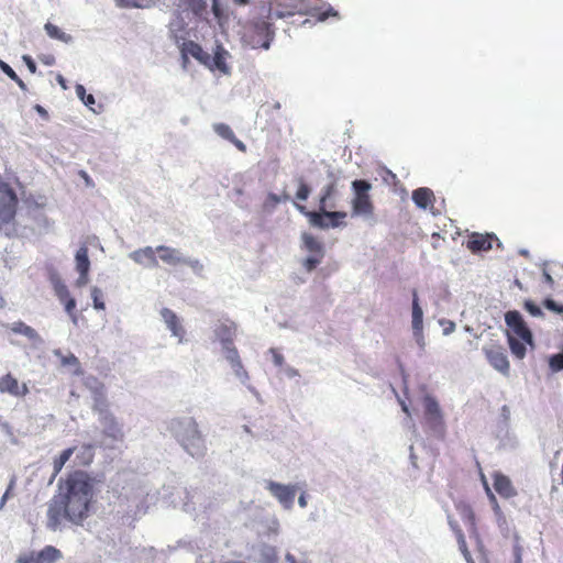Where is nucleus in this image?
<instances>
[{
  "label": "nucleus",
  "mask_w": 563,
  "mask_h": 563,
  "mask_svg": "<svg viewBox=\"0 0 563 563\" xmlns=\"http://www.w3.org/2000/svg\"><path fill=\"white\" fill-rule=\"evenodd\" d=\"M101 424L103 428V434L111 439L112 443L110 444H103L108 448H114V442H122L124 439V432L123 428L119 422L115 420V418L108 413L103 412L101 416Z\"/></svg>",
  "instance_id": "10"
},
{
  "label": "nucleus",
  "mask_w": 563,
  "mask_h": 563,
  "mask_svg": "<svg viewBox=\"0 0 563 563\" xmlns=\"http://www.w3.org/2000/svg\"><path fill=\"white\" fill-rule=\"evenodd\" d=\"M494 487L499 495L506 498H509L516 494L510 479L500 473L494 474Z\"/></svg>",
  "instance_id": "22"
},
{
  "label": "nucleus",
  "mask_w": 563,
  "mask_h": 563,
  "mask_svg": "<svg viewBox=\"0 0 563 563\" xmlns=\"http://www.w3.org/2000/svg\"><path fill=\"white\" fill-rule=\"evenodd\" d=\"M423 418L424 423L434 435L442 437L444 434L445 422L443 412L438 400L430 395L423 397Z\"/></svg>",
  "instance_id": "4"
},
{
  "label": "nucleus",
  "mask_w": 563,
  "mask_h": 563,
  "mask_svg": "<svg viewBox=\"0 0 563 563\" xmlns=\"http://www.w3.org/2000/svg\"><path fill=\"white\" fill-rule=\"evenodd\" d=\"M156 252L159 253V258L168 265L176 266L185 262L186 255H184L178 249L158 245L156 247Z\"/></svg>",
  "instance_id": "17"
},
{
  "label": "nucleus",
  "mask_w": 563,
  "mask_h": 563,
  "mask_svg": "<svg viewBox=\"0 0 563 563\" xmlns=\"http://www.w3.org/2000/svg\"><path fill=\"white\" fill-rule=\"evenodd\" d=\"M412 200L418 208L427 209L429 206H432L434 195L431 189L421 187L412 191Z\"/></svg>",
  "instance_id": "25"
},
{
  "label": "nucleus",
  "mask_w": 563,
  "mask_h": 563,
  "mask_svg": "<svg viewBox=\"0 0 563 563\" xmlns=\"http://www.w3.org/2000/svg\"><path fill=\"white\" fill-rule=\"evenodd\" d=\"M155 252L156 249L154 250L152 246H145L131 252L129 254V257L136 264L145 265L148 267H156L158 265V262L155 256Z\"/></svg>",
  "instance_id": "15"
},
{
  "label": "nucleus",
  "mask_w": 563,
  "mask_h": 563,
  "mask_svg": "<svg viewBox=\"0 0 563 563\" xmlns=\"http://www.w3.org/2000/svg\"><path fill=\"white\" fill-rule=\"evenodd\" d=\"M289 195L284 191L282 196H278L276 194H268L267 195V198L263 205V208L266 212L271 213L275 210L276 206L282 202V201H287L289 200Z\"/></svg>",
  "instance_id": "32"
},
{
  "label": "nucleus",
  "mask_w": 563,
  "mask_h": 563,
  "mask_svg": "<svg viewBox=\"0 0 563 563\" xmlns=\"http://www.w3.org/2000/svg\"><path fill=\"white\" fill-rule=\"evenodd\" d=\"M55 355L60 357V362L64 366H71L74 367V371L73 373L75 375H80L82 374V371H81V367H80V363L78 361V358L74 355V354H69V355H62V352L60 350H56L55 352Z\"/></svg>",
  "instance_id": "33"
},
{
  "label": "nucleus",
  "mask_w": 563,
  "mask_h": 563,
  "mask_svg": "<svg viewBox=\"0 0 563 563\" xmlns=\"http://www.w3.org/2000/svg\"><path fill=\"white\" fill-rule=\"evenodd\" d=\"M84 384L91 391L96 406L103 405L106 399L104 386L93 376H87Z\"/></svg>",
  "instance_id": "21"
},
{
  "label": "nucleus",
  "mask_w": 563,
  "mask_h": 563,
  "mask_svg": "<svg viewBox=\"0 0 563 563\" xmlns=\"http://www.w3.org/2000/svg\"><path fill=\"white\" fill-rule=\"evenodd\" d=\"M78 460V465H88L92 462L93 459V445L85 444L80 448L79 452L76 455Z\"/></svg>",
  "instance_id": "35"
},
{
  "label": "nucleus",
  "mask_w": 563,
  "mask_h": 563,
  "mask_svg": "<svg viewBox=\"0 0 563 563\" xmlns=\"http://www.w3.org/2000/svg\"><path fill=\"white\" fill-rule=\"evenodd\" d=\"M44 30L46 31L47 35L51 37V38H55V40H58L63 43H70L73 41V37L71 35L63 32L58 26L47 22L45 25H44Z\"/></svg>",
  "instance_id": "31"
},
{
  "label": "nucleus",
  "mask_w": 563,
  "mask_h": 563,
  "mask_svg": "<svg viewBox=\"0 0 563 563\" xmlns=\"http://www.w3.org/2000/svg\"><path fill=\"white\" fill-rule=\"evenodd\" d=\"M234 335L235 328L232 323H220L214 329V338L221 343L222 347L233 345Z\"/></svg>",
  "instance_id": "18"
},
{
  "label": "nucleus",
  "mask_w": 563,
  "mask_h": 563,
  "mask_svg": "<svg viewBox=\"0 0 563 563\" xmlns=\"http://www.w3.org/2000/svg\"><path fill=\"white\" fill-rule=\"evenodd\" d=\"M525 308L533 317L540 318L543 316L542 309L530 300L525 302Z\"/></svg>",
  "instance_id": "48"
},
{
  "label": "nucleus",
  "mask_w": 563,
  "mask_h": 563,
  "mask_svg": "<svg viewBox=\"0 0 563 563\" xmlns=\"http://www.w3.org/2000/svg\"><path fill=\"white\" fill-rule=\"evenodd\" d=\"M346 213L343 211H331L328 209L317 211L316 213H309L308 220L312 227L325 230L329 228L340 227V220L344 219Z\"/></svg>",
  "instance_id": "7"
},
{
  "label": "nucleus",
  "mask_w": 563,
  "mask_h": 563,
  "mask_svg": "<svg viewBox=\"0 0 563 563\" xmlns=\"http://www.w3.org/2000/svg\"><path fill=\"white\" fill-rule=\"evenodd\" d=\"M274 32L265 22L256 23L252 29L242 35V44L252 49L263 47L269 49Z\"/></svg>",
  "instance_id": "5"
},
{
  "label": "nucleus",
  "mask_w": 563,
  "mask_h": 563,
  "mask_svg": "<svg viewBox=\"0 0 563 563\" xmlns=\"http://www.w3.org/2000/svg\"><path fill=\"white\" fill-rule=\"evenodd\" d=\"M544 306L547 309L556 312V313H563V305H559L553 299H547L544 301Z\"/></svg>",
  "instance_id": "52"
},
{
  "label": "nucleus",
  "mask_w": 563,
  "mask_h": 563,
  "mask_svg": "<svg viewBox=\"0 0 563 563\" xmlns=\"http://www.w3.org/2000/svg\"><path fill=\"white\" fill-rule=\"evenodd\" d=\"M323 256L310 255L303 261V266L308 272L313 271L320 263Z\"/></svg>",
  "instance_id": "46"
},
{
  "label": "nucleus",
  "mask_w": 563,
  "mask_h": 563,
  "mask_svg": "<svg viewBox=\"0 0 563 563\" xmlns=\"http://www.w3.org/2000/svg\"><path fill=\"white\" fill-rule=\"evenodd\" d=\"M158 0H115L120 8L151 9L156 5Z\"/></svg>",
  "instance_id": "29"
},
{
  "label": "nucleus",
  "mask_w": 563,
  "mask_h": 563,
  "mask_svg": "<svg viewBox=\"0 0 563 563\" xmlns=\"http://www.w3.org/2000/svg\"><path fill=\"white\" fill-rule=\"evenodd\" d=\"M178 48L180 49L181 58H183L184 63H187L189 56L194 57L195 59H197L200 64H202L205 66L207 65V62L209 60V53L205 52L199 44H197L192 41L181 42V44L178 45Z\"/></svg>",
  "instance_id": "14"
},
{
  "label": "nucleus",
  "mask_w": 563,
  "mask_h": 563,
  "mask_svg": "<svg viewBox=\"0 0 563 563\" xmlns=\"http://www.w3.org/2000/svg\"><path fill=\"white\" fill-rule=\"evenodd\" d=\"M168 430L189 455L196 459L205 455V439L192 417L172 419L168 422Z\"/></svg>",
  "instance_id": "2"
},
{
  "label": "nucleus",
  "mask_w": 563,
  "mask_h": 563,
  "mask_svg": "<svg viewBox=\"0 0 563 563\" xmlns=\"http://www.w3.org/2000/svg\"><path fill=\"white\" fill-rule=\"evenodd\" d=\"M514 556L515 563L522 562V547L518 542L514 545Z\"/></svg>",
  "instance_id": "58"
},
{
  "label": "nucleus",
  "mask_w": 563,
  "mask_h": 563,
  "mask_svg": "<svg viewBox=\"0 0 563 563\" xmlns=\"http://www.w3.org/2000/svg\"><path fill=\"white\" fill-rule=\"evenodd\" d=\"M263 563H276V549L271 545H264L261 551Z\"/></svg>",
  "instance_id": "42"
},
{
  "label": "nucleus",
  "mask_w": 563,
  "mask_h": 563,
  "mask_svg": "<svg viewBox=\"0 0 563 563\" xmlns=\"http://www.w3.org/2000/svg\"><path fill=\"white\" fill-rule=\"evenodd\" d=\"M280 531V523L276 517H273L267 522V532L277 536Z\"/></svg>",
  "instance_id": "49"
},
{
  "label": "nucleus",
  "mask_w": 563,
  "mask_h": 563,
  "mask_svg": "<svg viewBox=\"0 0 563 563\" xmlns=\"http://www.w3.org/2000/svg\"><path fill=\"white\" fill-rule=\"evenodd\" d=\"M222 354H223L224 358L227 360V362L230 364V367L242 362L240 354H239L236 347L234 346V344L222 347Z\"/></svg>",
  "instance_id": "36"
},
{
  "label": "nucleus",
  "mask_w": 563,
  "mask_h": 563,
  "mask_svg": "<svg viewBox=\"0 0 563 563\" xmlns=\"http://www.w3.org/2000/svg\"><path fill=\"white\" fill-rule=\"evenodd\" d=\"M440 325L443 327V334L449 335L454 332L455 323L451 320L441 319L439 320Z\"/></svg>",
  "instance_id": "50"
},
{
  "label": "nucleus",
  "mask_w": 563,
  "mask_h": 563,
  "mask_svg": "<svg viewBox=\"0 0 563 563\" xmlns=\"http://www.w3.org/2000/svg\"><path fill=\"white\" fill-rule=\"evenodd\" d=\"M183 264L189 266L198 276H201L203 273V264L198 258L185 256V262H183Z\"/></svg>",
  "instance_id": "44"
},
{
  "label": "nucleus",
  "mask_w": 563,
  "mask_h": 563,
  "mask_svg": "<svg viewBox=\"0 0 563 563\" xmlns=\"http://www.w3.org/2000/svg\"><path fill=\"white\" fill-rule=\"evenodd\" d=\"M265 489L268 490L286 510L292 508L297 493L296 484H282L274 481H265Z\"/></svg>",
  "instance_id": "6"
},
{
  "label": "nucleus",
  "mask_w": 563,
  "mask_h": 563,
  "mask_svg": "<svg viewBox=\"0 0 563 563\" xmlns=\"http://www.w3.org/2000/svg\"><path fill=\"white\" fill-rule=\"evenodd\" d=\"M188 23L186 22L183 12L175 11L172 15V20L168 23V37L178 46L181 42L186 41V29Z\"/></svg>",
  "instance_id": "12"
},
{
  "label": "nucleus",
  "mask_w": 563,
  "mask_h": 563,
  "mask_svg": "<svg viewBox=\"0 0 563 563\" xmlns=\"http://www.w3.org/2000/svg\"><path fill=\"white\" fill-rule=\"evenodd\" d=\"M492 240L493 235H479L474 234L472 239L468 241L467 246L472 251H487L492 249Z\"/></svg>",
  "instance_id": "27"
},
{
  "label": "nucleus",
  "mask_w": 563,
  "mask_h": 563,
  "mask_svg": "<svg viewBox=\"0 0 563 563\" xmlns=\"http://www.w3.org/2000/svg\"><path fill=\"white\" fill-rule=\"evenodd\" d=\"M372 185L364 179L352 181L354 197L352 199V216L362 217L364 220L375 222L374 206L369 197Z\"/></svg>",
  "instance_id": "3"
},
{
  "label": "nucleus",
  "mask_w": 563,
  "mask_h": 563,
  "mask_svg": "<svg viewBox=\"0 0 563 563\" xmlns=\"http://www.w3.org/2000/svg\"><path fill=\"white\" fill-rule=\"evenodd\" d=\"M213 129L218 135H220L221 137H223L225 140L231 141L234 139V132L232 131V129L229 125H227L224 123L214 124Z\"/></svg>",
  "instance_id": "41"
},
{
  "label": "nucleus",
  "mask_w": 563,
  "mask_h": 563,
  "mask_svg": "<svg viewBox=\"0 0 563 563\" xmlns=\"http://www.w3.org/2000/svg\"><path fill=\"white\" fill-rule=\"evenodd\" d=\"M298 190L296 192V198L300 201H306L311 192V188L305 183L302 177L297 178Z\"/></svg>",
  "instance_id": "39"
},
{
  "label": "nucleus",
  "mask_w": 563,
  "mask_h": 563,
  "mask_svg": "<svg viewBox=\"0 0 563 563\" xmlns=\"http://www.w3.org/2000/svg\"><path fill=\"white\" fill-rule=\"evenodd\" d=\"M63 560L62 552L53 545H46L36 553L35 563H60Z\"/></svg>",
  "instance_id": "24"
},
{
  "label": "nucleus",
  "mask_w": 563,
  "mask_h": 563,
  "mask_svg": "<svg viewBox=\"0 0 563 563\" xmlns=\"http://www.w3.org/2000/svg\"><path fill=\"white\" fill-rule=\"evenodd\" d=\"M335 192H336V183L334 180L329 183L321 189V195H320V199H319L320 210L333 209L336 207V203L333 199Z\"/></svg>",
  "instance_id": "20"
},
{
  "label": "nucleus",
  "mask_w": 563,
  "mask_h": 563,
  "mask_svg": "<svg viewBox=\"0 0 563 563\" xmlns=\"http://www.w3.org/2000/svg\"><path fill=\"white\" fill-rule=\"evenodd\" d=\"M456 541H457V544H459V549L461 551V553L463 554L465 561L467 563H475L468 549H467V544H466V540H465V536L464 533H459V537L456 538Z\"/></svg>",
  "instance_id": "40"
},
{
  "label": "nucleus",
  "mask_w": 563,
  "mask_h": 563,
  "mask_svg": "<svg viewBox=\"0 0 563 563\" xmlns=\"http://www.w3.org/2000/svg\"><path fill=\"white\" fill-rule=\"evenodd\" d=\"M339 12L330 8L329 10L319 14V21H325L329 16H338Z\"/></svg>",
  "instance_id": "60"
},
{
  "label": "nucleus",
  "mask_w": 563,
  "mask_h": 563,
  "mask_svg": "<svg viewBox=\"0 0 563 563\" xmlns=\"http://www.w3.org/2000/svg\"><path fill=\"white\" fill-rule=\"evenodd\" d=\"M35 560H36V554H34V553L24 554V555H20L18 558L16 563H35Z\"/></svg>",
  "instance_id": "57"
},
{
  "label": "nucleus",
  "mask_w": 563,
  "mask_h": 563,
  "mask_svg": "<svg viewBox=\"0 0 563 563\" xmlns=\"http://www.w3.org/2000/svg\"><path fill=\"white\" fill-rule=\"evenodd\" d=\"M412 334L416 343L423 349L426 345V340L423 335V328L412 329Z\"/></svg>",
  "instance_id": "51"
},
{
  "label": "nucleus",
  "mask_w": 563,
  "mask_h": 563,
  "mask_svg": "<svg viewBox=\"0 0 563 563\" xmlns=\"http://www.w3.org/2000/svg\"><path fill=\"white\" fill-rule=\"evenodd\" d=\"M505 322L520 340L533 346L532 333L519 311L511 310L506 312Z\"/></svg>",
  "instance_id": "8"
},
{
  "label": "nucleus",
  "mask_w": 563,
  "mask_h": 563,
  "mask_svg": "<svg viewBox=\"0 0 563 563\" xmlns=\"http://www.w3.org/2000/svg\"><path fill=\"white\" fill-rule=\"evenodd\" d=\"M285 561L286 563H307L306 561H298L294 554L290 552H286L285 554Z\"/></svg>",
  "instance_id": "64"
},
{
  "label": "nucleus",
  "mask_w": 563,
  "mask_h": 563,
  "mask_svg": "<svg viewBox=\"0 0 563 563\" xmlns=\"http://www.w3.org/2000/svg\"><path fill=\"white\" fill-rule=\"evenodd\" d=\"M508 343H509V347L511 350V353L518 357V358H523L525 355H526V343L519 339H517L515 335L508 333Z\"/></svg>",
  "instance_id": "34"
},
{
  "label": "nucleus",
  "mask_w": 563,
  "mask_h": 563,
  "mask_svg": "<svg viewBox=\"0 0 563 563\" xmlns=\"http://www.w3.org/2000/svg\"><path fill=\"white\" fill-rule=\"evenodd\" d=\"M76 262V271L78 273H89L90 269V261L88 257V249L86 245H82L78 249L75 255Z\"/></svg>",
  "instance_id": "28"
},
{
  "label": "nucleus",
  "mask_w": 563,
  "mask_h": 563,
  "mask_svg": "<svg viewBox=\"0 0 563 563\" xmlns=\"http://www.w3.org/2000/svg\"><path fill=\"white\" fill-rule=\"evenodd\" d=\"M0 68L12 80L18 79L16 73L7 63H4L1 59H0Z\"/></svg>",
  "instance_id": "53"
},
{
  "label": "nucleus",
  "mask_w": 563,
  "mask_h": 563,
  "mask_svg": "<svg viewBox=\"0 0 563 563\" xmlns=\"http://www.w3.org/2000/svg\"><path fill=\"white\" fill-rule=\"evenodd\" d=\"M78 274H79V276H78V278L76 280V285L78 287H82V286L87 285L88 282H89V277H88L89 273H85V274L84 273H78Z\"/></svg>",
  "instance_id": "61"
},
{
  "label": "nucleus",
  "mask_w": 563,
  "mask_h": 563,
  "mask_svg": "<svg viewBox=\"0 0 563 563\" xmlns=\"http://www.w3.org/2000/svg\"><path fill=\"white\" fill-rule=\"evenodd\" d=\"M269 353L273 356V362L276 366H283L284 364V356L278 353L275 349H269Z\"/></svg>",
  "instance_id": "56"
},
{
  "label": "nucleus",
  "mask_w": 563,
  "mask_h": 563,
  "mask_svg": "<svg viewBox=\"0 0 563 563\" xmlns=\"http://www.w3.org/2000/svg\"><path fill=\"white\" fill-rule=\"evenodd\" d=\"M483 352L488 361V363L498 372L504 375H508L509 373V361L505 354V351L501 346L498 345H485L483 346Z\"/></svg>",
  "instance_id": "9"
},
{
  "label": "nucleus",
  "mask_w": 563,
  "mask_h": 563,
  "mask_svg": "<svg viewBox=\"0 0 563 563\" xmlns=\"http://www.w3.org/2000/svg\"><path fill=\"white\" fill-rule=\"evenodd\" d=\"M76 96L80 99L85 106L89 107L93 112H96L91 106L96 103V99L92 95H87L86 89L82 85L78 84L75 87Z\"/></svg>",
  "instance_id": "38"
},
{
  "label": "nucleus",
  "mask_w": 563,
  "mask_h": 563,
  "mask_svg": "<svg viewBox=\"0 0 563 563\" xmlns=\"http://www.w3.org/2000/svg\"><path fill=\"white\" fill-rule=\"evenodd\" d=\"M91 298H92V301H93V308L97 309V310H104L106 306H104V302L102 300V291L100 288L98 287H92L91 288Z\"/></svg>",
  "instance_id": "43"
},
{
  "label": "nucleus",
  "mask_w": 563,
  "mask_h": 563,
  "mask_svg": "<svg viewBox=\"0 0 563 563\" xmlns=\"http://www.w3.org/2000/svg\"><path fill=\"white\" fill-rule=\"evenodd\" d=\"M54 285V291L56 297L60 302H64L66 298L69 297V291L67 286L63 283V280L56 276V279L53 282Z\"/></svg>",
  "instance_id": "37"
},
{
  "label": "nucleus",
  "mask_w": 563,
  "mask_h": 563,
  "mask_svg": "<svg viewBox=\"0 0 563 563\" xmlns=\"http://www.w3.org/2000/svg\"><path fill=\"white\" fill-rule=\"evenodd\" d=\"M159 314L172 335L178 340V343H184L186 330L184 329L179 317L168 308H163L159 311Z\"/></svg>",
  "instance_id": "13"
},
{
  "label": "nucleus",
  "mask_w": 563,
  "mask_h": 563,
  "mask_svg": "<svg viewBox=\"0 0 563 563\" xmlns=\"http://www.w3.org/2000/svg\"><path fill=\"white\" fill-rule=\"evenodd\" d=\"M11 331L26 336L27 339L32 341H41L40 335L30 325L23 323V322H15L11 325Z\"/></svg>",
  "instance_id": "30"
},
{
  "label": "nucleus",
  "mask_w": 563,
  "mask_h": 563,
  "mask_svg": "<svg viewBox=\"0 0 563 563\" xmlns=\"http://www.w3.org/2000/svg\"><path fill=\"white\" fill-rule=\"evenodd\" d=\"M549 365L553 372L563 369V353L552 355Z\"/></svg>",
  "instance_id": "45"
},
{
  "label": "nucleus",
  "mask_w": 563,
  "mask_h": 563,
  "mask_svg": "<svg viewBox=\"0 0 563 563\" xmlns=\"http://www.w3.org/2000/svg\"><path fill=\"white\" fill-rule=\"evenodd\" d=\"M231 58V54L227 51L221 44L216 43L212 55L209 54V60L207 62L206 67L211 70H219L224 75L230 74V66L227 60Z\"/></svg>",
  "instance_id": "11"
},
{
  "label": "nucleus",
  "mask_w": 563,
  "mask_h": 563,
  "mask_svg": "<svg viewBox=\"0 0 563 563\" xmlns=\"http://www.w3.org/2000/svg\"><path fill=\"white\" fill-rule=\"evenodd\" d=\"M64 465L65 464H63V462H60L58 459L54 460V463H53V466H54L53 477H55L62 471Z\"/></svg>",
  "instance_id": "62"
},
{
  "label": "nucleus",
  "mask_w": 563,
  "mask_h": 563,
  "mask_svg": "<svg viewBox=\"0 0 563 563\" xmlns=\"http://www.w3.org/2000/svg\"><path fill=\"white\" fill-rule=\"evenodd\" d=\"M63 303L65 306L66 312L70 316L73 322L76 323L77 317L74 313V310L76 308V300L69 296L68 298H66V300Z\"/></svg>",
  "instance_id": "47"
},
{
  "label": "nucleus",
  "mask_w": 563,
  "mask_h": 563,
  "mask_svg": "<svg viewBox=\"0 0 563 563\" xmlns=\"http://www.w3.org/2000/svg\"><path fill=\"white\" fill-rule=\"evenodd\" d=\"M284 372L285 374L289 377V378H292V377H296L299 375L298 371L291 366H286L284 368Z\"/></svg>",
  "instance_id": "63"
},
{
  "label": "nucleus",
  "mask_w": 563,
  "mask_h": 563,
  "mask_svg": "<svg viewBox=\"0 0 563 563\" xmlns=\"http://www.w3.org/2000/svg\"><path fill=\"white\" fill-rule=\"evenodd\" d=\"M22 59H23V62L25 63V65L27 66L29 70L32 74L36 73V65H35V63H34V60L32 59L31 56L23 55Z\"/></svg>",
  "instance_id": "59"
},
{
  "label": "nucleus",
  "mask_w": 563,
  "mask_h": 563,
  "mask_svg": "<svg viewBox=\"0 0 563 563\" xmlns=\"http://www.w3.org/2000/svg\"><path fill=\"white\" fill-rule=\"evenodd\" d=\"M448 523L451 530L454 532L455 537H459V533H463L456 520H454L450 515L448 516Z\"/></svg>",
  "instance_id": "55"
},
{
  "label": "nucleus",
  "mask_w": 563,
  "mask_h": 563,
  "mask_svg": "<svg viewBox=\"0 0 563 563\" xmlns=\"http://www.w3.org/2000/svg\"><path fill=\"white\" fill-rule=\"evenodd\" d=\"M76 450H77L76 448H68V449L64 450L57 459L60 462H63V464H66L69 461V459L73 456V454L75 453Z\"/></svg>",
  "instance_id": "54"
},
{
  "label": "nucleus",
  "mask_w": 563,
  "mask_h": 563,
  "mask_svg": "<svg viewBox=\"0 0 563 563\" xmlns=\"http://www.w3.org/2000/svg\"><path fill=\"white\" fill-rule=\"evenodd\" d=\"M411 317L412 329L423 328V310L419 303L417 290H412Z\"/></svg>",
  "instance_id": "26"
},
{
  "label": "nucleus",
  "mask_w": 563,
  "mask_h": 563,
  "mask_svg": "<svg viewBox=\"0 0 563 563\" xmlns=\"http://www.w3.org/2000/svg\"><path fill=\"white\" fill-rule=\"evenodd\" d=\"M231 369H232L235 378L242 385L246 386V388L256 397L257 401L262 402V398H261V395L257 391V389L254 386L249 384L250 376H249L247 371L244 368V365L242 364V362L232 366Z\"/></svg>",
  "instance_id": "23"
},
{
  "label": "nucleus",
  "mask_w": 563,
  "mask_h": 563,
  "mask_svg": "<svg viewBox=\"0 0 563 563\" xmlns=\"http://www.w3.org/2000/svg\"><path fill=\"white\" fill-rule=\"evenodd\" d=\"M29 391L25 385L20 386L16 378L11 374L0 377V393H8L12 396H24Z\"/></svg>",
  "instance_id": "16"
},
{
  "label": "nucleus",
  "mask_w": 563,
  "mask_h": 563,
  "mask_svg": "<svg viewBox=\"0 0 563 563\" xmlns=\"http://www.w3.org/2000/svg\"><path fill=\"white\" fill-rule=\"evenodd\" d=\"M301 247L311 255L324 256V245L312 234L303 232L301 234Z\"/></svg>",
  "instance_id": "19"
},
{
  "label": "nucleus",
  "mask_w": 563,
  "mask_h": 563,
  "mask_svg": "<svg viewBox=\"0 0 563 563\" xmlns=\"http://www.w3.org/2000/svg\"><path fill=\"white\" fill-rule=\"evenodd\" d=\"M93 485L84 472H75L66 482V492L55 496L47 508L46 527L52 531L62 529L63 520L79 525L88 517Z\"/></svg>",
  "instance_id": "1"
}]
</instances>
